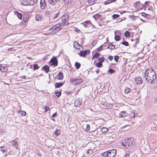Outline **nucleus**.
<instances>
[{"label":"nucleus","mask_w":157,"mask_h":157,"mask_svg":"<svg viewBox=\"0 0 157 157\" xmlns=\"http://www.w3.org/2000/svg\"><path fill=\"white\" fill-rule=\"evenodd\" d=\"M155 71L151 68H148L144 72V76L146 80L150 84H152L156 78Z\"/></svg>","instance_id":"1"},{"label":"nucleus","mask_w":157,"mask_h":157,"mask_svg":"<svg viewBox=\"0 0 157 157\" xmlns=\"http://www.w3.org/2000/svg\"><path fill=\"white\" fill-rule=\"evenodd\" d=\"M68 18L69 17L67 15L62 16L60 18L59 20H61L62 22L60 23V24H57L52 26L49 29H56L58 28V29H62V28L61 27L62 25H67L68 24L67 21Z\"/></svg>","instance_id":"2"},{"label":"nucleus","mask_w":157,"mask_h":157,"mask_svg":"<svg viewBox=\"0 0 157 157\" xmlns=\"http://www.w3.org/2000/svg\"><path fill=\"white\" fill-rule=\"evenodd\" d=\"M131 138L128 137L125 138L122 143V146L127 148H131L132 147L134 146L135 144L131 141Z\"/></svg>","instance_id":"3"},{"label":"nucleus","mask_w":157,"mask_h":157,"mask_svg":"<svg viewBox=\"0 0 157 157\" xmlns=\"http://www.w3.org/2000/svg\"><path fill=\"white\" fill-rule=\"evenodd\" d=\"M82 80L81 78H71L70 80V82L72 84L77 86L82 82Z\"/></svg>","instance_id":"4"},{"label":"nucleus","mask_w":157,"mask_h":157,"mask_svg":"<svg viewBox=\"0 0 157 157\" xmlns=\"http://www.w3.org/2000/svg\"><path fill=\"white\" fill-rule=\"evenodd\" d=\"M85 28L91 27L92 29L94 28V26L93 25L90 20L84 21L82 23Z\"/></svg>","instance_id":"5"},{"label":"nucleus","mask_w":157,"mask_h":157,"mask_svg":"<svg viewBox=\"0 0 157 157\" xmlns=\"http://www.w3.org/2000/svg\"><path fill=\"white\" fill-rule=\"evenodd\" d=\"M58 60L56 57H53L50 61V64L51 66L56 67L58 65Z\"/></svg>","instance_id":"6"},{"label":"nucleus","mask_w":157,"mask_h":157,"mask_svg":"<svg viewBox=\"0 0 157 157\" xmlns=\"http://www.w3.org/2000/svg\"><path fill=\"white\" fill-rule=\"evenodd\" d=\"M108 151L109 157H114L116 155L117 150L115 149L109 150Z\"/></svg>","instance_id":"7"},{"label":"nucleus","mask_w":157,"mask_h":157,"mask_svg":"<svg viewBox=\"0 0 157 157\" xmlns=\"http://www.w3.org/2000/svg\"><path fill=\"white\" fill-rule=\"evenodd\" d=\"M82 102V100L81 98H77L74 101L75 106L76 107H79Z\"/></svg>","instance_id":"8"},{"label":"nucleus","mask_w":157,"mask_h":157,"mask_svg":"<svg viewBox=\"0 0 157 157\" xmlns=\"http://www.w3.org/2000/svg\"><path fill=\"white\" fill-rule=\"evenodd\" d=\"M59 30H48L46 33L44 34L45 35L48 36L53 35L58 33Z\"/></svg>","instance_id":"9"},{"label":"nucleus","mask_w":157,"mask_h":157,"mask_svg":"<svg viewBox=\"0 0 157 157\" xmlns=\"http://www.w3.org/2000/svg\"><path fill=\"white\" fill-rule=\"evenodd\" d=\"M90 51L87 49L83 51H80V53L79 54L80 56L85 57L87 55L90 53Z\"/></svg>","instance_id":"10"},{"label":"nucleus","mask_w":157,"mask_h":157,"mask_svg":"<svg viewBox=\"0 0 157 157\" xmlns=\"http://www.w3.org/2000/svg\"><path fill=\"white\" fill-rule=\"evenodd\" d=\"M118 32V31L116 30V31L114 32L115 33V37L114 38L116 41H118L120 40L121 38L120 36L121 35V33H120L119 34L117 35V33Z\"/></svg>","instance_id":"11"},{"label":"nucleus","mask_w":157,"mask_h":157,"mask_svg":"<svg viewBox=\"0 0 157 157\" xmlns=\"http://www.w3.org/2000/svg\"><path fill=\"white\" fill-rule=\"evenodd\" d=\"M136 36H137L135 39V43L133 44V46L135 48L136 47V44H138L140 42L139 38L140 36L139 34H136Z\"/></svg>","instance_id":"12"},{"label":"nucleus","mask_w":157,"mask_h":157,"mask_svg":"<svg viewBox=\"0 0 157 157\" xmlns=\"http://www.w3.org/2000/svg\"><path fill=\"white\" fill-rule=\"evenodd\" d=\"M43 18V15L41 14H37L35 16L36 20L37 21H41Z\"/></svg>","instance_id":"13"},{"label":"nucleus","mask_w":157,"mask_h":157,"mask_svg":"<svg viewBox=\"0 0 157 157\" xmlns=\"http://www.w3.org/2000/svg\"><path fill=\"white\" fill-rule=\"evenodd\" d=\"M49 67L48 65H45L42 67L41 70L45 71L46 73H47L49 72Z\"/></svg>","instance_id":"14"},{"label":"nucleus","mask_w":157,"mask_h":157,"mask_svg":"<svg viewBox=\"0 0 157 157\" xmlns=\"http://www.w3.org/2000/svg\"><path fill=\"white\" fill-rule=\"evenodd\" d=\"M119 115L120 117H124L128 116V113L126 111H122L119 113Z\"/></svg>","instance_id":"15"},{"label":"nucleus","mask_w":157,"mask_h":157,"mask_svg":"<svg viewBox=\"0 0 157 157\" xmlns=\"http://www.w3.org/2000/svg\"><path fill=\"white\" fill-rule=\"evenodd\" d=\"M135 82L137 84H140L143 82V80L142 78L140 77H137L135 78Z\"/></svg>","instance_id":"16"},{"label":"nucleus","mask_w":157,"mask_h":157,"mask_svg":"<svg viewBox=\"0 0 157 157\" xmlns=\"http://www.w3.org/2000/svg\"><path fill=\"white\" fill-rule=\"evenodd\" d=\"M64 82H56L55 84L56 88H59L62 86L64 84Z\"/></svg>","instance_id":"17"},{"label":"nucleus","mask_w":157,"mask_h":157,"mask_svg":"<svg viewBox=\"0 0 157 157\" xmlns=\"http://www.w3.org/2000/svg\"><path fill=\"white\" fill-rule=\"evenodd\" d=\"M58 79L59 80H62L63 78V74L62 72H59L58 75Z\"/></svg>","instance_id":"18"},{"label":"nucleus","mask_w":157,"mask_h":157,"mask_svg":"<svg viewBox=\"0 0 157 157\" xmlns=\"http://www.w3.org/2000/svg\"><path fill=\"white\" fill-rule=\"evenodd\" d=\"M128 116L132 117L134 118L135 117V113L133 111H128Z\"/></svg>","instance_id":"19"},{"label":"nucleus","mask_w":157,"mask_h":157,"mask_svg":"<svg viewBox=\"0 0 157 157\" xmlns=\"http://www.w3.org/2000/svg\"><path fill=\"white\" fill-rule=\"evenodd\" d=\"M73 45L74 47L76 49H79L81 46V45L76 41L74 42Z\"/></svg>","instance_id":"20"},{"label":"nucleus","mask_w":157,"mask_h":157,"mask_svg":"<svg viewBox=\"0 0 157 157\" xmlns=\"http://www.w3.org/2000/svg\"><path fill=\"white\" fill-rule=\"evenodd\" d=\"M14 14L16 15L18 17V18L20 19H21L22 18V14L19 13L17 11H15L14 12Z\"/></svg>","instance_id":"21"},{"label":"nucleus","mask_w":157,"mask_h":157,"mask_svg":"<svg viewBox=\"0 0 157 157\" xmlns=\"http://www.w3.org/2000/svg\"><path fill=\"white\" fill-rule=\"evenodd\" d=\"M37 0H29V5H33L36 2Z\"/></svg>","instance_id":"22"},{"label":"nucleus","mask_w":157,"mask_h":157,"mask_svg":"<svg viewBox=\"0 0 157 157\" xmlns=\"http://www.w3.org/2000/svg\"><path fill=\"white\" fill-rule=\"evenodd\" d=\"M28 0H21V4L24 6L29 5V1Z\"/></svg>","instance_id":"23"},{"label":"nucleus","mask_w":157,"mask_h":157,"mask_svg":"<svg viewBox=\"0 0 157 157\" xmlns=\"http://www.w3.org/2000/svg\"><path fill=\"white\" fill-rule=\"evenodd\" d=\"M48 2L52 6L56 5V3L57 2V0H48Z\"/></svg>","instance_id":"24"},{"label":"nucleus","mask_w":157,"mask_h":157,"mask_svg":"<svg viewBox=\"0 0 157 157\" xmlns=\"http://www.w3.org/2000/svg\"><path fill=\"white\" fill-rule=\"evenodd\" d=\"M12 142L13 143V146L16 148H17L18 147V145L17 143V141L13 140L12 141Z\"/></svg>","instance_id":"25"},{"label":"nucleus","mask_w":157,"mask_h":157,"mask_svg":"<svg viewBox=\"0 0 157 157\" xmlns=\"http://www.w3.org/2000/svg\"><path fill=\"white\" fill-rule=\"evenodd\" d=\"M98 60L99 62L102 63L104 62L105 59L104 57L102 56L101 57L99 58L98 59Z\"/></svg>","instance_id":"26"},{"label":"nucleus","mask_w":157,"mask_h":157,"mask_svg":"<svg viewBox=\"0 0 157 157\" xmlns=\"http://www.w3.org/2000/svg\"><path fill=\"white\" fill-rule=\"evenodd\" d=\"M100 55V53H98V52H96L94 55H93L92 59H93L94 58H97L99 57Z\"/></svg>","instance_id":"27"},{"label":"nucleus","mask_w":157,"mask_h":157,"mask_svg":"<svg viewBox=\"0 0 157 157\" xmlns=\"http://www.w3.org/2000/svg\"><path fill=\"white\" fill-rule=\"evenodd\" d=\"M61 134L60 131L57 130L54 133V134L55 137L59 136Z\"/></svg>","instance_id":"28"},{"label":"nucleus","mask_w":157,"mask_h":157,"mask_svg":"<svg viewBox=\"0 0 157 157\" xmlns=\"http://www.w3.org/2000/svg\"><path fill=\"white\" fill-rule=\"evenodd\" d=\"M33 70L34 71L38 69L40 67L37 64H33Z\"/></svg>","instance_id":"29"},{"label":"nucleus","mask_w":157,"mask_h":157,"mask_svg":"<svg viewBox=\"0 0 157 157\" xmlns=\"http://www.w3.org/2000/svg\"><path fill=\"white\" fill-rule=\"evenodd\" d=\"M101 155L104 157H109V154L108 153V151L103 153L101 154Z\"/></svg>","instance_id":"30"},{"label":"nucleus","mask_w":157,"mask_h":157,"mask_svg":"<svg viewBox=\"0 0 157 157\" xmlns=\"http://www.w3.org/2000/svg\"><path fill=\"white\" fill-rule=\"evenodd\" d=\"M6 150L7 148L5 147L2 146L0 147V151H1L3 153L6 151Z\"/></svg>","instance_id":"31"},{"label":"nucleus","mask_w":157,"mask_h":157,"mask_svg":"<svg viewBox=\"0 0 157 157\" xmlns=\"http://www.w3.org/2000/svg\"><path fill=\"white\" fill-rule=\"evenodd\" d=\"M80 66L81 64L79 63L76 62L75 64V66L77 69H78L80 67Z\"/></svg>","instance_id":"32"},{"label":"nucleus","mask_w":157,"mask_h":157,"mask_svg":"<svg viewBox=\"0 0 157 157\" xmlns=\"http://www.w3.org/2000/svg\"><path fill=\"white\" fill-rule=\"evenodd\" d=\"M55 94L56 95V96L58 97H59L60 96L61 94V91H60L59 92H56L55 91Z\"/></svg>","instance_id":"33"},{"label":"nucleus","mask_w":157,"mask_h":157,"mask_svg":"<svg viewBox=\"0 0 157 157\" xmlns=\"http://www.w3.org/2000/svg\"><path fill=\"white\" fill-rule=\"evenodd\" d=\"M101 130L102 132L105 133L108 130V128L106 127H103L101 128Z\"/></svg>","instance_id":"34"},{"label":"nucleus","mask_w":157,"mask_h":157,"mask_svg":"<svg viewBox=\"0 0 157 157\" xmlns=\"http://www.w3.org/2000/svg\"><path fill=\"white\" fill-rule=\"evenodd\" d=\"M46 6V3L43 4L40 2V7L42 9H44Z\"/></svg>","instance_id":"35"},{"label":"nucleus","mask_w":157,"mask_h":157,"mask_svg":"<svg viewBox=\"0 0 157 157\" xmlns=\"http://www.w3.org/2000/svg\"><path fill=\"white\" fill-rule=\"evenodd\" d=\"M106 46V45H101L99 47H98V48H97V51H98L99 52L101 51V50H102L103 47H105Z\"/></svg>","instance_id":"36"},{"label":"nucleus","mask_w":157,"mask_h":157,"mask_svg":"<svg viewBox=\"0 0 157 157\" xmlns=\"http://www.w3.org/2000/svg\"><path fill=\"white\" fill-rule=\"evenodd\" d=\"M95 65L96 66L100 68L102 66V64L101 63L98 62Z\"/></svg>","instance_id":"37"},{"label":"nucleus","mask_w":157,"mask_h":157,"mask_svg":"<svg viewBox=\"0 0 157 157\" xmlns=\"http://www.w3.org/2000/svg\"><path fill=\"white\" fill-rule=\"evenodd\" d=\"M124 35L126 37L129 36L130 33L128 31H126L124 33Z\"/></svg>","instance_id":"38"},{"label":"nucleus","mask_w":157,"mask_h":157,"mask_svg":"<svg viewBox=\"0 0 157 157\" xmlns=\"http://www.w3.org/2000/svg\"><path fill=\"white\" fill-rule=\"evenodd\" d=\"M131 91V89L128 88H126L124 90V92L126 94H128Z\"/></svg>","instance_id":"39"},{"label":"nucleus","mask_w":157,"mask_h":157,"mask_svg":"<svg viewBox=\"0 0 157 157\" xmlns=\"http://www.w3.org/2000/svg\"><path fill=\"white\" fill-rule=\"evenodd\" d=\"M121 44L125 46H128L129 45L128 42L126 41H124L121 43Z\"/></svg>","instance_id":"40"},{"label":"nucleus","mask_w":157,"mask_h":157,"mask_svg":"<svg viewBox=\"0 0 157 157\" xmlns=\"http://www.w3.org/2000/svg\"><path fill=\"white\" fill-rule=\"evenodd\" d=\"M115 71L114 70L110 68H109L108 71V72L110 74L113 73L115 72Z\"/></svg>","instance_id":"41"},{"label":"nucleus","mask_w":157,"mask_h":157,"mask_svg":"<svg viewBox=\"0 0 157 157\" xmlns=\"http://www.w3.org/2000/svg\"><path fill=\"white\" fill-rule=\"evenodd\" d=\"M111 2H112L111 0H107V1L104 2V4L105 5H107L109 3H110Z\"/></svg>","instance_id":"42"},{"label":"nucleus","mask_w":157,"mask_h":157,"mask_svg":"<svg viewBox=\"0 0 157 157\" xmlns=\"http://www.w3.org/2000/svg\"><path fill=\"white\" fill-rule=\"evenodd\" d=\"M90 129V125L89 124H87L86 125V127L85 128V130L86 131H88Z\"/></svg>","instance_id":"43"},{"label":"nucleus","mask_w":157,"mask_h":157,"mask_svg":"<svg viewBox=\"0 0 157 157\" xmlns=\"http://www.w3.org/2000/svg\"><path fill=\"white\" fill-rule=\"evenodd\" d=\"M119 17V15L118 14H114L112 16L113 19H115Z\"/></svg>","instance_id":"44"},{"label":"nucleus","mask_w":157,"mask_h":157,"mask_svg":"<svg viewBox=\"0 0 157 157\" xmlns=\"http://www.w3.org/2000/svg\"><path fill=\"white\" fill-rule=\"evenodd\" d=\"M59 11H58L57 13H56L55 15L53 17V18L54 19H56V18L59 16Z\"/></svg>","instance_id":"45"},{"label":"nucleus","mask_w":157,"mask_h":157,"mask_svg":"<svg viewBox=\"0 0 157 157\" xmlns=\"http://www.w3.org/2000/svg\"><path fill=\"white\" fill-rule=\"evenodd\" d=\"M93 152V151L91 150H88L87 151H86V154L88 155L89 154H91Z\"/></svg>","instance_id":"46"},{"label":"nucleus","mask_w":157,"mask_h":157,"mask_svg":"<svg viewBox=\"0 0 157 157\" xmlns=\"http://www.w3.org/2000/svg\"><path fill=\"white\" fill-rule=\"evenodd\" d=\"M119 57L118 56H114V59L115 61L117 62L119 59Z\"/></svg>","instance_id":"47"},{"label":"nucleus","mask_w":157,"mask_h":157,"mask_svg":"<svg viewBox=\"0 0 157 157\" xmlns=\"http://www.w3.org/2000/svg\"><path fill=\"white\" fill-rule=\"evenodd\" d=\"M101 16V15L99 14H97L96 15H94L93 16V17H94V19H96L98 17H100Z\"/></svg>","instance_id":"48"},{"label":"nucleus","mask_w":157,"mask_h":157,"mask_svg":"<svg viewBox=\"0 0 157 157\" xmlns=\"http://www.w3.org/2000/svg\"><path fill=\"white\" fill-rule=\"evenodd\" d=\"M65 3H68L72 2V0H63Z\"/></svg>","instance_id":"49"},{"label":"nucleus","mask_w":157,"mask_h":157,"mask_svg":"<svg viewBox=\"0 0 157 157\" xmlns=\"http://www.w3.org/2000/svg\"><path fill=\"white\" fill-rule=\"evenodd\" d=\"M97 41L96 40H93L92 42L91 43V45L92 46H95L97 44Z\"/></svg>","instance_id":"50"},{"label":"nucleus","mask_w":157,"mask_h":157,"mask_svg":"<svg viewBox=\"0 0 157 157\" xmlns=\"http://www.w3.org/2000/svg\"><path fill=\"white\" fill-rule=\"evenodd\" d=\"M106 106L107 108H111L112 106V105L107 103L106 105Z\"/></svg>","instance_id":"51"},{"label":"nucleus","mask_w":157,"mask_h":157,"mask_svg":"<svg viewBox=\"0 0 157 157\" xmlns=\"http://www.w3.org/2000/svg\"><path fill=\"white\" fill-rule=\"evenodd\" d=\"M131 18L133 20H135L136 19V18L137 17L135 16H134L131 15L130 16Z\"/></svg>","instance_id":"52"},{"label":"nucleus","mask_w":157,"mask_h":157,"mask_svg":"<svg viewBox=\"0 0 157 157\" xmlns=\"http://www.w3.org/2000/svg\"><path fill=\"white\" fill-rule=\"evenodd\" d=\"M96 0H87V2L89 3H92L94 2Z\"/></svg>","instance_id":"53"},{"label":"nucleus","mask_w":157,"mask_h":157,"mask_svg":"<svg viewBox=\"0 0 157 157\" xmlns=\"http://www.w3.org/2000/svg\"><path fill=\"white\" fill-rule=\"evenodd\" d=\"M110 48V49L111 50L114 49L115 48V46L114 45H111Z\"/></svg>","instance_id":"54"},{"label":"nucleus","mask_w":157,"mask_h":157,"mask_svg":"<svg viewBox=\"0 0 157 157\" xmlns=\"http://www.w3.org/2000/svg\"><path fill=\"white\" fill-rule=\"evenodd\" d=\"M44 109H45L44 112H47L49 109V108L48 107L45 106L44 107Z\"/></svg>","instance_id":"55"},{"label":"nucleus","mask_w":157,"mask_h":157,"mask_svg":"<svg viewBox=\"0 0 157 157\" xmlns=\"http://www.w3.org/2000/svg\"><path fill=\"white\" fill-rule=\"evenodd\" d=\"M108 59L110 60L111 61L113 59V56H109L108 57Z\"/></svg>","instance_id":"56"},{"label":"nucleus","mask_w":157,"mask_h":157,"mask_svg":"<svg viewBox=\"0 0 157 157\" xmlns=\"http://www.w3.org/2000/svg\"><path fill=\"white\" fill-rule=\"evenodd\" d=\"M28 18V19H29V16H28V15H27L26 14H24L23 16V18L25 19V18Z\"/></svg>","instance_id":"57"},{"label":"nucleus","mask_w":157,"mask_h":157,"mask_svg":"<svg viewBox=\"0 0 157 157\" xmlns=\"http://www.w3.org/2000/svg\"><path fill=\"white\" fill-rule=\"evenodd\" d=\"M65 92L67 94V95H68V94L71 95L72 93V92L71 91H65Z\"/></svg>","instance_id":"58"},{"label":"nucleus","mask_w":157,"mask_h":157,"mask_svg":"<svg viewBox=\"0 0 157 157\" xmlns=\"http://www.w3.org/2000/svg\"><path fill=\"white\" fill-rule=\"evenodd\" d=\"M21 115H22V116H25L26 114V113L24 111H21Z\"/></svg>","instance_id":"59"},{"label":"nucleus","mask_w":157,"mask_h":157,"mask_svg":"<svg viewBox=\"0 0 157 157\" xmlns=\"http://www.w3.org/2000/svg\"><path fill=\"white\" fill-rule=\"evenodd\" d=\"M20 78H25L26 76L25 75H21L20 76Z\"/></svg>","instance_id":"60"},{"label":"nucleus","mask_w":157,"mask_h":157,"mask_svg":"<svg viewBox=\"0 0 157 157\" xmlns=\"http://www.w3.org/2000/svg\"><path fill=\"white\" fill-rule=\"evenodd\" d=\"M56 114H57V113L56 112L54 113L52 116V117H56Z\"/></svg>","instance_id":"61"},{"label":"nucleus","mask_w":157,"mask_h":157,"mask_svg":"<svg viewBox=\"0 0 157 157\" xmlns=\"http://www.w3.org/2000/svg\"><path fill=\"white\" fill-rule=\"evenodd\" d=\"M147 14L144 13H142V16H143V17H146V16H147Z\"/></svg>","instance_id":"62"},{"label":"nucleus","mask_w":157,"mask_h":157,"mask_svg":"<svg viewBox=\"0 0 157 157\" xmlns=\"http://www.w3.org/2000/svg\"><path fill=\"white\" fill-rule=\"evenodd\" d=\"M100 69L97 68V70L95 71V72L97 74H98L99 72Z\"/></svg>","instance_id":"63"},{"label":"nucleus","mask_w":157,"mask_h":157,"mask_svg":"<svg viewBox=\"0 0 157 157\" xmlns=\"http://www.w3.org/2000/svg\"><path fill=\"white\" fill-rule=\"evenodd\" d=\"M124 157H129V154L128 153L126 154Z\"/></svg>","instance_id":"64"}]
</instances>
